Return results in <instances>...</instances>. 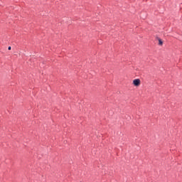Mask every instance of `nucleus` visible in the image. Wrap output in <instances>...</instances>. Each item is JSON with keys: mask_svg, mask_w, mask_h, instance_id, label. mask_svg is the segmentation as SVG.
Here are the masks:
<instances>
[{"mask_svg": "<svg viewBox=\"0 0 182 182\" xmlns=\"http://www.w3.org/2000/svg\"><path fill=\"white\" fill-rule=\"evenodd\" d=\"M134 86H140V79H135L133 80Z\"/></svg>", "mask_w": 182, "mask_h": 182, "instance_id": "1", "label": "nucleus"}, {"mask_svg": "<svg viewBox=\"0 0 182 182\" xmlns=\"http://www.w3.org/2000/svg\"><path fill=\"white\" fill-rule=\"evenodd\" d=\"M158 41H159V45L160 46H163V41H161V38H159Z\"/></svg>", "mask_w": 182, "mask_h": 182, "instance_id": "2", "label": "nucleus"}, {"mask_svg": "<svg viewBox=\"0 0 182 182\" xmlns=\"http://www.w3.org/2000/svg\"><path fill=\"white\" fill-rule=\"evenodd\" d=\"M8 49H9V50H11V46H9V47L8 48Z\"/></svg>", "mask_w": 182, "mask_h": 182, "instance_id": "3", "label": "nucleus"}]
</instances>
